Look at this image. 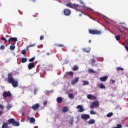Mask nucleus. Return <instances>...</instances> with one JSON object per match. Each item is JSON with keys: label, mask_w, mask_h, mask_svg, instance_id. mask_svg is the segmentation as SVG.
Listing matches in <instances>:
<instances>
[{"label": "nucleus", "mask_w": 128, "mask_h": 128, "mask_svg": "<svg viewBox=\"0 0 128 128\" xmlns=\"http://www.w3.org/2000/svg\"><path fill=\"white\" fill-rule=\"evenodd\" d=\"M88 72L90 74H94V70L92 69H88Z\"/></svg>", "instance_id": "c756f323"}, {"label": "nucleus", "mask_w": 128, "mask_h": 128, "mask_svg": "<svg viewBox=\"0 0 128 128\" xmlns=\"http://www.w3.org/2000/svg\"><path fill=\"white\" fill-rule=\"evenodd\" d=\"M38 108H40V104H36L32 106L31 108H32V110H36L38 109Z\"/></svg>", "instance_id": "9d476101"}, {"label": "nucleus", "mask_w": 128, "mask_h": 128, "mask_svg": "<svg viewBox=\"0 0 128 128\" xmlns=\"http://www.w3.org/2000/svg\"><path fill=\"white\" fill-rule=\"evenodd\" d=\"M2 96L4 98H10V96H12V93H10V91H4L3 92Z\"/></svg>", "instance_id": "20e7f679"}, {"label": "nucleus", "mask_w": 128, "mask_h": 128, "mask_svg": "<svg viewBox=\"0 0 128 128\" xmlns=\"http://www.w3.org/2000/svg\"><path fill=\"white\" fill-rule=\"evenodd\" d=\"M99 88H102V89H104L106 88V86H104V84L102 83L100 84L99 85Z\"/></svg>", "instance_id": "b1692460"}, {"label": "nucleus", "mask_w": 128, "mask_h": 128, "mask_svg": "<svg viewBox=\"0 0 128 128\" xmlns=\"http://www.w3.org/2000/svg\"><path fill=\"white\" fill-rule=\"evenodd\" d=\"M26 50H30V49L28 48V47L27 46Z\"/></svg>", "instance_id": "4d7b16f0"}, {"label": "nucleus", "mask_w": 128, "mask_h": 128, "mask_svg": "<svg viewBox=\"0 0 128 128\" xmlns=\"http://www.w3.org/2000/svg\"><path fill=\"white\" fill-rule=\"evenodd\" d=\"M64 12L65 16H70V10L68 9H65L64 10Z\"/></svg>", "instance_id": "f8f14e48"}, {"label": "nucleus", "mask_w": 128, "mask_h": 128, "mask_svg": "<svg viewBox=\"0 0 128 128\" xmlns=\"http://www.w3.org/2000/svg\"><path fill=\"white\" fill-rule=\"evenodd\" d=\"M34 62L30 63L28 64V70H32V68H34Z\"/></svg>", "instance_id": "4468645a"}, {"label": "nucleus", "mask_w": 128, "mask_h": 128, "mask_svg": "<svg viewBox=\"0 0 128 128\" xmlns=\"http://www.w3.org/2000/svg\"><path fill=\"white\" fill-rule=\"evenodd\" d=\"M124 48H125L126 50H127V52H128V46H124Z\"/></svg>", "instance_id": "09e8293b"}, {"label": "nucleus", "mask_w": 128, "mask_h": 128, "mask_svg": "<svg viewBox=\"0 0 128 128\" xmlns=\"http://www.w3.org/2000/svg\"><path fill=\"white\" fill-rule=\"evenodd\" d=\"M78 80H80V78L78 77L75 78L72 81V84H76L78 82Z\"/></svg>", "instance_id": "2eb2a0df"}, {"label": "nucleus", "mask_w": 128, "mask_h": 128, "mask_svg": "<svg viewBox=\"0 0 128 128\" xmlns=\"http://www.w3.org/2000/svg\"><path fill=\"white\" fill-rule=\"evenodd\" d=\"M28 62V58H22L21 62H22V64H24V62Z\"/></svg>", "instance_id": "6ab92c4d"}, {"label": "nucleus", "mask_w": 128, "mask_h": 128, "mask_svg": "<svg viewBox=\"0 0 128 128\" xmlns=\"http://www.w3.org/2000/svg\"><path fill=\"white\" fill-rule=\"evenodd\" d=\"M117 72H120V70H124V68L120 67H118L116 68Z\"/></svg>", "instance_id": "c85d7f7f"}, {"label": "nucleus", "mask_w": 128, "mask_h": 128, "mask_svg": "<svg viewBox=\"0 0 128 128\" xmlns=\"http://www.w3.org/2000/svg\"><path fill=\"white\" fill-rule=\"evenodd\" d=\"M4 48H6V47H4V45L1 46L0 47V50H4Z\"/></svg>", "instance_id": "4c0bfd02"}, {"label": "nucleus", "mask_w": 128, "mask_h": 128, "mask_svg": "<svg viewBox=\"0 0 128 128\" xmlns=\"http://www.w3.org/2000/svg\"><path fill=\"white\" fill-rule=\"evenodd\" d=\"M56 101L58 104H62V97H58L56 98Z\"/></svg>", "instance_id": "f3484780"}, {"label": "nucleus", "mask_w": 128, "mask_h": 128, "mask_svg": "<svg viewBox=\"0 0 128 128\" xmlns=\"http://www.w3.org/2000/svg\"><path fill=\"white\" fill-rule=\"evenodd\" d=\"M34 94L36 96V93L38 92V90L36 89V88H35L34 90Z\"/></svg>", "instance_id": "e433bc0d"}, {"label": "nucleus", "mask_w": 128, "mask_h": 128, "mask_svg": "<svg viewBox=\"0 0 128 128\" xmlns=\"http://www.w3.org/2000/svg\"><path fill=\"white\" fill-rule=\"evenodd\" d=\"M126 44H128V40H126Z\"/></svg>", "instance_id": "6e6d98bb"}, {"label": "nucleus", "mask_w": 128, "mask_h": 128, "mask_svg": "<svg viewBox=\"0 0 128 128\" xmlns=\"http://www.w3.org/2000/svg\"><path fill=\"white\" fill-rule=\"evenodd\" d=\"M30 118H31L30 117V116H26V120H30Z\"/></svg>", "instance_id": "ea45409f"}, {"label": "nucleus", "mask_w": 128, "mask_h": 128, "mask_svg": "<svg viewBox=\"0 0 128 128\" xmlns=\"http://www.w3.org/2000/svg\"><path fill=\"white\" fill-rule=\"evenodd\" d=\"M69 98H70V100H74V94H73L70 93L68 94Z\"/></svg>", "instance_id": "412c9836"}, {"label": "nucleus", "mask_w": 128, "mask_h": 128, "mask_svg": "<svg viewBox=\"0 0 128 128\" xmlns=\"http://www.w3.org/2000/svg\"><path fill=\"white\" fill-rule=\"evenodd\" d=\"M68 110V108L66 106H64L62 109V112H66Z\"/></svg>", "instance_id": "aec40b11"}, {"label": "nucleus", "mask_w": 128, "mask_h": 128, "mask_svg": "<svg viewBox=\"0 0 128 128\" xmlns=\"http://www.w3.org/2000/svg\"><path fill=\"white\" fill-rule=\"evenodd\" d=\"M57 46H60V48H64V45L62 44H57Z\"/></svg>", "instance_id": "58836bf2"}, {"label": "nucleus", "mask_w": 128, "mask_h": 128, "mask_svg": "<svg viewBox=\"0 0 128 128\" xmlns=\"http://www.w3.org/2000/svg\"><path fill=\"white\" fill-rule=\"evenodd\" d=\"M48 104V100H45L43 103V105L45 106V104Z\"/></svg>", "instance_id": "de8ad7c7"}, {"label": "nucleus", "mask_w": 128, "mask_h": 128, "mask_svg": "<svg viewBox=\"0 0 128 128\" xmlns=\"http://www.w3.org/2000/svg\"><path fill=\"white\" fill-rule=\"evenodd\" d=\"M90 113L91 114H96V112H94V110H92Z\"/></svg>", "instance_id": "473e14b6"}, {"label": "nucleus", "mask_w": 128, "mask_h": 128, "mask_svg": "<svg viewBox=\"0 0 128 128\" xmlns=\"http://www.w3.org/2000/svg\"><path fill=\"white\" fill-rule=\"evenodd\" d=\"M78 70V66L76 65L74 66L72 70H74V72H76V70Z\"/></svg>", "instance_id": "a878e982"}, {"label": "nucleus", "mask_w": 128, "mask_h": 128, "mask_svg": "<svg viewBox=\"0 0 128 128\" xmlns=\"http://www.w3.org/2000/svg\"><path fill=\"white\" fill-rule=\"evenodd\" d=\"M16 48V46H14V44H11V45L10 46V50H14Z\"/></svg>", "instance_id": "4be33fe9"}, {"label": "nucleus", "mask_w": 128, "mask_h": 128, "mask_svg": "<svg viewBox=\"0 0 128 128\" xmlns=\"http://www.w3.org/2000/svg\"><path fill=\"white\" fill-rule=\"evenodd\" d=\"M35 58H34V57H33V58H30L29 60H28V62H34V60H35Z\"/></svg>", "instance_id": "2f4dec72"}, {"label": "nucleus", "mask_w": 128, "mask_h": 128, "mask_svg": "<svg viewBox=\"0 0 128 128\" xmlns=\"http://www.w3.org/2000/svg\"><path fill=\"white\" fill-rule=\"evenodd\" d=\"M100 106V102L98 101H94L92 103V104L90 106V108L92 110L94 108V106Z\"/></svg>", "instance_id": "39448f33"}, {"label": "nucleus", "mask_w": 128, "mask_h": 128, "mask_svg": "<svg viewBox=\"0 0 128 128\" xmlns=\"http://www.w3.org/2000/svg\"><path fill=\"white\" fill-rule=\"evenodd\" d=\"M44 36H40V40H44Z\"/></svg>", "instance_id": "37998d69"}, {"label": "nucleus", "mask_w": 128, "mask_h": 128, "mask_svg": "<svg viewBox=\"0 0 128 128\" xmlns=\"http://www.w3.org/2000/svg\"><path fill=\"white\" fill-rule=\"evenodd\" d=\"M2 88H4V86H2Z\"/></svg>", "instance_id": "338daca9"}, {"label": "nucleus", "mask_w": 128, "mask_h": 128, "mask_svg": "<svg viewBox=\"0 0 128 128\" xmlns=\"http://www.w3.org/2000/svg\"><path fill=\"white\" fill-rule=\"evenodd\" d=\"M88 42H90H90H92V40H89Z\"/></svg>", "instance_id": "13d9d810"}, {"label": "nucleus", "mask_w": 128, "mask_h": 128, "mask_svg": "<svg viewBox=\"0 0 128 128\" xmlns=\"http://www.w3.org/2000/svg\"><path fill=\"white\" fill-rule=\"evenodd\" d=\"M87 98L88 100H96V97L92 94H88Z\"/></svg>", "instance_id": "1a4fd4ad"}, {"label": "nucleus", "mask_w": 128, "mask_h": 128, "mask_svg": "<svg viewBox=\"0 0 128 128\" xmlns=\"http://www.w3.org/2000/svg\"><path fill=\"white\" fill-rule=\"evenodd\" d=\"M34 122H36V118H30V124H34Z\"/></svg>", "instance_id": "5701e85b"}, {"label": "nucleus", "mask_w": 128, "mask_h": 128, "mask_svg": "<svg viewBox=\"0 0 128 128\" xmlns=\"http://www.w3.org/2000/svg\"><path fill=\"white\" fill-rule=\"evenodd\" d=\"M76 108L78 110V112H84V107L80 105H78L76 106Z\"/></svg>", "instance_id": "9b49d317"}, {"label": "nucleus", "mask_w": 128, "mask_h": 128, "mask_svg": "<svg viewBox=\"0 0 128 128\" xmlns=\"http://www.w3.org/2000/svg\"><path fill=\"white\" fill-rule=\"evenodd\" d=\"M46 54H47L48 56H50V52H47V53H46Z\"/></svg>", "instance_id": "5fc2aeb1"}, {"label": "nucleus", "mask_w": 128, "mask_h": 128, "mask_svg": "<svg viewBox=\"0 0 128 128\" xmlns=\"http://www.w3.org/2000/svg\"><path fill=\"white\" fill-rule=\"evenodd\" d=\"M116 82V81L114 80H112V84H114Z\"/></svg>", "instance_id": "603ef678"}, {"label": "nucleus", "mask_w": 128, "mask_h": 128, "mask_svg": "<svg viewBox=\"0 0 128 128\" xmlns=\"http://www.w3.org/2000/svg\"><path fill=\"white\" fill-rule=\"evenodd\" d=\"M7 108H12V106L10 104H8L7 106Z\"/></svg>", "instance_id": "c03bdc74"}, {"label": "nucleus", "mask_w": 128, "mask_h": 128, "mask_svg": "<svg viewBox=\"0 0 128 128\" xmlns=\"http://www.w3.org/2000/svg\"><path fill=\"white\" fill-rule=\"evenodd\" d=\"M35 44H32V45L28 46V48H32V46H34Z\"/></svg>", "instance_id": "49530a36"}, {"label": "nucleus", "mask_w": 128, "mask_h": 128, "mask_svg": "<svg viewBox=\"0 0 128 128\" xmlns=\"http://www.w3.org/2000/svg\"><path fill=\"white\" fill-rule=\"evenodd\" d=\"M89 34H101L102 31L98 30H94L92 29H88Z\"/></svg>", "instance_id": "7ed1b4c3"}, {"label": "nucleus", "mask_w": 128, "mask_h": 128, "mask_svg": "<svg viewBox=\"0 0 128 128\" xmlns=\"http://www.w3.org/2000/svg\"><path fill=\"white\" fill-rule=\"evenodd\" d=\"M84 52H90V50H86V48H84Z\"/></svg>", "instance_id": "a19ab883"}, {"label": "nucleus", "mask_w": 128, "mask_h": 128, "mask_svg": "<svg viewBox=\"0 0 128 128\" xmlns=\"http://www.w3.org/2000/svg\"><path fill=\"white\" fill-rule=\"evenodd\" d=\"M74 116H72L70 118V119L69 120V124L71 125L72 126V124H74Z\"/></svg>", "instance_id": "dca6fc26"}, {"label": "nucleus", "mask_w": 128, "mask_h": 128, "mask_svg": "<svg viewBox=\"0 0 128 128\" xmlns=\"http://www.w3.org/2000/svg\"><path fill=\"white\" fill-rule=\"evenodd\" d=\"M81 118L82 120H89L90 118V116L88 114H84L82 116Z\"/></svg>", "instance_id": "6e6552de"}, {"label": "nucleus", "mask_w": 128, "mask_h": 128, "mask_svg": "<svg viewBox=\"0 0 128 128\" xmlns=\"http://www.w3.org/2000/svg\"><path fill=\"white\" fill-rule=\"evenodd\" d=\"M66 74H69L70 76H74V72H67Z\"/></svg>", "instance_id": "cd10ccee"}, {"label": "nucleus", "mask_w": 128, "mask_h": 128, "mask_svg": "<svg viewBox=\"0 0 128 128\" xmlns=\"http://www.w3.org/2000/svg\"><path fill=\"white\" fill-rule=\"evenodd\" d=\"M8 84H11L13 88H18V82L14 78L12 72L8 73Z\"/></svg>", "instance_id": "f257e3e1"}, {"label": "nucleus", "mask_w": 128, "mask_h": 128, "mask_svg": "<svg viewBox=\"0 0 128 128\" xmlns=\"http://www.w3.org/2000/svg\"><path fill=\"white\" fill-rule=\"evenodd\" d=\"M2 114H4V112H2V111L0 110V116H2Z\"/></svg>", "instance_id": "3c124183"}, {"label": "nucleus", "mask_w": 128, "mask_h": 128, "mask_svg": "<svg viewBox=\"0 0 128 128\" xmlns=\"http://www.w3.org/2000/svg\"><path fill=\"white\" fill-rule=\"evenodd\" d=\"M33 2H36V0H32Z\"/></svg>", "instance_id": "864d4df0"}, {"label": "nucleus", "mask_w": 128, "mask_h": 128, "mask_svg": "<svg viewBox=\"0 0 128 128\" xmlns=\"http://www.w3.org/2000/svg\"><path fill=\"white\" fill-rule=\"evenodd\" d=\"M21 54H26V50H24L22 51Z\"/></svg>", "instance_id": "72a5a7b5"}, {"label": "nucleus", "mask_w": 128, "mask_h": 128, "mask_svg": "<svg viewBox=\"0 0 128 128\" xmlns=\"http://www.w3.org/2000/svg\"><path fill=\"white\" fill-rule=\"evenodd\" d=\"M124 24V23H122V22L120 23V24Z\"/></svg>", "instance_id": "bf43d9fd"}, {"label": "nucleus", "mask_w": 128, "mask_h": 128, "mask_svg": "<svg viewBox=\"0 0 128 128\" xmlns=\"http://www.w3.org/2000/svg\"><path fill=\"white\" fill-rule=\"evenodd\" d=\"M4 108V106H2V104H0V108H2V110Z\"/></svg>", "instance_id": "a18cd8bd"}, {"label": "nucleus", "mask_w": 128, "mask_h": 128, "mask_svg": "<svg viewBox=\"0 0 128 128\" xmlns=\"http://www.w3.org/2000/svg\"><path fill=\"white\" fill-rule=\"evenodd\" d=\"M116 126H117V127H116V128H122V124H117Z\"/></svg>", "instance_id": "c9c22d12"}, {"label": "nucleus", "mask_w": 128, "mask_h": 128, "mask_svg": "<svg viewBox=\"0 0 128 128\" xmlns=\"http://www.w3.org/2000/svg\"><path fill=\"white\" fill-rule=\"evenodd\" d=\"M2 40H4V42H8V40H6V38L4 37H2L1 38Z\"/></svg>", "instance_id": "f704fd0d"}, {"label": "nucleus", "mask_w": 128, "mask_h": 128, "mask_svg": "<svg viewBox=\"0 0 128 128\" xmlns=\"http://www.w3.org/2000/svg\"><path fill=\"white\" fill-rule=\"evenodd\" d=\"M114 114V113L112 112H109L108 114H106L107 118H110V116H112Z\"/></svg>", "instance_id": "bb28decb"}, {"label": "nucleus", "mask_w": 128, "mask_h": 128, "mask_svg": "<svg viewBox=\"0 0 128 128\" xmlns=\"http://www.w3.org/2000/svg\"><path fill=\"white\" fill-rule=\"evenodd\" d=\"M8 124H11L12 126H18L20 123L18 122H16L14 119L10 118L8 120V122H3L2 128H8Z\"/></svg>", "instance_id": "f03ea898"}, {"label": "nucleus", "mask_w": 128, "mask_h": 128, "mask_svg": "<svg viewBox=\"0 0 128 128\" xmlns=\"http://www.w3.org/2000/svg\"><path fill=\"white\" fill-rule=\"evenodd\" d=\"M117 128L116 127H113V128Z\"/></svg>", "instance_id": "0e129e2a"}, {"label": "nucleus", "mask_w": 128, "mask_h": 128, "mask_svg": "<svg viewBox=\"0 0 128 128\" xmlns=\"http://www.w3.org/2000/svg\"><path fill=\"white\" fill-rule=\"evenodd\" d=\"M115 38H116V40L120 42V35L116 36Z\"/></svg>", "instance_id": "393cba45"}, {"label": "nucleus", "mask_w": 128, "mask_h": 128, "mask_svg": "<svg viewBox=\"0 0 128 128\" xmlns=\"http://www.w3.org/2000/svg\"><path fill=\"white\" fill-rule=\"evenodd\" d=\"M34 128H38V126H35L34 127Z\"/></svg>", "instance_id": "680f3d73"}, {"label": "nucleus", "mask_w": 128, "mask_h": 128, "mask_svg": "<svg viewBox=\"0 0 128 128\" xmlns=\"http://www.w3.org/2000/svg\"><path fill=\"white\" fill-rule=\"evenodd\" d=\"M106 24H108V22L106 21Z\"/></svg>", "instance_id": "e2e57ef3"}, {"label": "nucleus", "mask_w": 128, "mask_h": 128, "mask_svg": "<svg viewBox=\"0 0 128 128\" xmlns=\"http://www.w3.org/2000/svg\"><path fill=\"white\" fill-rule=\"evenodd\" d=\"M108 78V76H104L102 77H101L100 80V82H106Z\"/></svg>", "instance_id": "ddd939ff"}, {"label": "nucleus", "mask_w": 128, "mask_h": 128, "mask_svg": "<svg viewBox=\"0 0 128 128\" xmlns=\"http://www.w3.org/2000/svg\"><path fill=\"white\" fill-rule=\"evenodd\" d=\"M96 122V120L94 119H90V120L88 121V124H94Z\"/></svg>", "instance_id": "a211bd4d"}, {"label": "nucleus", "mask_w": 128, "mask_h": 128, "mask_svg": "<svg viewBox=\"0 0 128 128\" xmlns=\"http://www.w3.org/2000/svg\"><path fill=\"white\" fill-rule=\"evenodd\" d=\"M98 16H104L102 14L100 13L98 14Z\"/></svg>", "instance_id": "79ce46f5"}, {"label": "nucleus", "mask_w": 128, "mask_h": 128, "mask_svg": "<svg viewBox=\"0 0 128 128\" xmlns=\"http://www.w3.org/2000/svg\"><path fill=\"white\" fill-rule=\"evenodd\" d=\"M18 42V38H16V37H11L9 38L8 40V44H10V42Z\"/></svg>", "instance_id": "0eeeda50"}, {"label": "nucleus", "mask_w": 128, "mask_h": 128, "mask_svg": "<svg viewBox=\"0 0 128 128\" xmlns=\"http://www.w3.org/2000/svg\"><path fill=\"white\" fill-rule=\"evenodd\" d=\"M83 82H84V86H86L89 84L88 81V80H84Z\"/></svg>", "instance_id": "7c9ffc66"}, {"label": "nucleus", "mask_w": 128, "mask_h": 128, "mask_svg": "<svg viewBox=\"0 0 128 128\" xmlns=\"http://www.w3.org/2000/svg\"><path fill=\"white\" fill-rule=\"evenodd\" d=\"M22 116H24V113H22Z\"/></svg>", "instance_id": "052dcab7"}, {"label": "nucleus", "mask_w": 128, "mask_h": 128, "mask_svg": "<svg viewBox=\"0 0 128 128\" xmlns=\"http://www.w3.org/2000/svg\"><path fill=\"white\" fill-rule=\"evenodd\" d=\"M80 4H83V3H82V2H80Z\"/></svg>", "instance_id": "69168bd1"}, {"label": "nucleus", "mask_w": 128, "mask_h": 128, "mask_svg": "<svg viewBox=\"0 0 128 128\" xmlns=\"http://www.w3.org/2000/svg\"><path fill=\"white\" fill-rule=\"evenodd\" d=\"M67 6H68L69 8H76L78 6V5L72 4L70 2L66 4Z\"/></svg>", "instance_id": "423d86ee"}, {"label": "nucleus", "mask_w": 128, "mask_h": 128, "mask_svg": "<svg viewBox=\"0 0 128 128\" xmlns=\"http://www.w3.org/2000/svg\"><path fill=\"white\" fill-rule=\"evenodd\" d=\"M92 62H96V60H95L94 58H92Z\"/></svg>", "instance_id": "8fccbe9b"}, {"label": "nucleus", "mask_w": 128, "mask_h": 128, "mask_svg": "<svg viewBox=\"0 0 128 128\" xmlns=\"http://www.w3.org/2000/svg\"><path fill=\"white\" fill-rule=\"evenodd\" d=\"M80 16H82V14H80Z\"/></svg>", "instance_id": "774afa93"}]
</instances>
